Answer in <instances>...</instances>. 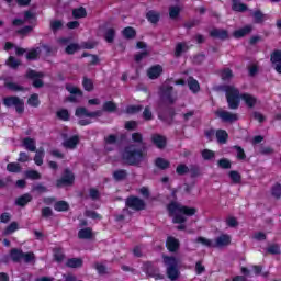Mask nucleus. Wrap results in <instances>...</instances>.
Returning <instances> with one entry per match:
<instances>
[{"instance_id":"f257e3e1","label":"nucleus","mask_w":281,"mask_h":281,"mask_svg":"<svg viewBox=\"0 0 281 281\" xmlns=\"http://www.w3.org/2000/svg\"><path fill=\"white\" fill-rule=\"evenodd\" d=\"M224 91L226 93V99L229 109H237L240 104V100L248 106L249 109H254L256 106V103L258 100L256 97L249 94V93H243L238 91L234 86H226L224 88Z\"/></svg>"},{"instance_id":"f03ea898","label":"nucleus","mask_w":281,"mask_h":281,"mask_svg":"<svg viewBox=\"0 0 281 281\" xmlns=\"http://www.w3.org/2000/svg\"><path fill=\"white\" fill-rule=\"evenodd\" d=\"M169 214L173 218V223H186L187 216H194L196 214L195 207H188L179 204L178 202H171L168 205Z\"/></svg>"},{"instance_id":"7ed1b4c3","label":"nucleus","mask_w":281,"mask_h":281,"mask_svg":"<svg viewBox=\"0 0 281 281\" xmlns=\"http://www.w3.org/2000/svg\"><path fill=\"white\" fill-rule=\"evenodd\" d=\"M162 260L166 266V273L169 280H179V277L181 276V272L179 271V260L170 256H164Z\"/></svg>"},{"instance_id":"20e7f679","label":"nucleus","mask_w":281,"mask_h":281,"mask_svg":"<svg viewBox=\"0 0 281 281\" xmlns=\"http://www.w3.org/2000/svg\"><path fill=\"white\" fill-rule=\"evenodd\" d=\"M195 243H200L204 247H227L232 243V237L229 235H221L216 240L207 239L205 237H199Z\"/></svg>"},{"instance_id":"39448f33","label":"nucleus","mask_w":281,"mask_h":281,"mask_svg":"<svg viewBox=\"0 0 281 281\" xmlns=\"http://www.w3.org/2000/svg\"><path fill=\"white\" fill-rule=\"evenodd\" d=\"M75 115L79 119L80 126H87V124H91L93 119L100 117L102 111L89 112L85 108H78Z\"/></svg>"},{"instance_id":"423d86ee","label":"nucleus","mask_w":281,"mask_h":281,"mask_svg":"<svg viewBox=\"0 0 281 281\" xmlns=\"http://www.w3.org/2000/svg\"><path fill=\"white\" fill-rule=\"evenodd\" d=\"M142 157H144V154L142 150H135V147H127L123 153L124 161L131 165L142 161Z\"/></svg>"},{"instance_id":"0eeeda50","label":"nucleus","mask_w":281,"mask_h":281,"mask_svg":"<svg viewBox=\"0 0 281 281\" xmlns=\"http://www.w3.org/2000/svg\"><path fill=\"white\" fill-rule=\"evenodd\" d=\"M11 258L14 260V262H19V260H23L24 262H34V254H23V251L19 249L11 250Z\"/></svg>"},{"instance_id":"6e6552de","label":"nucleus","mask_w":281,"mask_h":281,"mask_svg":"<svg viewBox=\"0 0 281 281\" xmlns=\"http://www.w3.org/2000/svg\"><path fill=\"white\" fill-rule=\"evenodd\" d=\"M52 48L47 45H43L41 47L37 48H33L31 49L27 55H26V59L27 60H36V58H38V56H41V54H50Z\"/></svg>"},{"instance_id":"1a4fd4ad","label":"nucleus","mask_w":281,"mask_h":281,"mask_svg":"<svg viewBox=\"0 0 281 281\" xmlns=\"http://www.w3.org/2000/svg\"><path fill=\"white\" fill-rule=\"evenodd\" d=\"M5 106H15L18 113H23L24 103L23 100L16 97H9L4 99Z\"/></svg>"},{"instance_id":"9d476101","label":"nucleus","mask_w":281,"mask_h":281,"mask_svg":"<svg viewBox=\"0 0 281 281\" xmlns=\"http://www.w3.org/2000/svg\"><path fill=\"white\" fill-rule=\"evenodd\" d=\"M143 271H145V273H147V276L150 278H156V280L164 279V274H159V270H157L151 262L144 263Z\"/></svg>"},{"instance_id":"9b49d317","label":"nucleus","mask_w":281,"mask_h":281,"mask_svg":"<svg viewBox=\"0 0 281 281\" xmlns=\"http://www.w3.org/2000/svg\"><path fill=\"white\" fill-rule=\"evenodd\" d=\"M136 49H142L143 52L136 54L135 60L136 63H139L140 60H144L148 54H150V49H148V46H146V43L144 42H137Z\"/></svg>"},{"instance_id":"f8f14e48","label":"nucleus","mask_w":281,"mask_h":281,"mask_svg":"<svg viewBox=\"0 0 281 281\" xmlns=\"http://www.w3.org/2000/svg\"><path fill=\"white\" fill-rule=\"evenodd\" d=\"M216 115L223 120V122H236V120H238V114H234L225 110H217Z\"/></svg>"},{"instance_id":"ddd939ff","label":"nucleus","mask_w":281,"mask_h":281,"mask_svg":"<svg viewBox=\"0 0 281 281\" xmlns=\"http://www.w3.org/2000/svg\"><path fill=\"white\" fill-rule=\"evenodd\" d=\"M66 89L71 94L69 97L70 102H78V98H82V91H80L78 87L74 85H67Z\"/></svg>"},{"instance_id":"4468645a","label":"nucleus","mask_w":281,"mask_h":281,"mask_svg":"<svg viewBox=\"0 0 281 281\" xmlns=\"http://www.w3.org/2000/svg\"><path fill=\"white\" fill-rule=\"evenodd\" d=\"M126 205L132 210H144L146 207V204L139 198H128Z\"/></svg>"},{"instance_id":"2eb2a0df","label":"nucleus","mask_w":281,"mask_h":281,"mask_svg":"<svg viewBox=\"0 0 281 281\" xmlns=\"http://www.w3.org/2000/svg\"><path fill=\"white\" fill-rule=\"evenodd\" d=\"M27 78H31V80H33V86L36 87L37 89L43 87V80H41V78H43V74L41 72H36L34 70H30L26 74Z\"/></svg>"},{"instance_id":"dca6fc26","label":"nucleus","mask_w":281,"mask_h":281,"mask_svg":"<svg viewBox=\"0 0 281 281\" xmlns=\"http://www.w3.org/2000/svg\"><path fill=\"white\" fill-rule=\"evenodd\" d=\"M71 183H74V173L66 170L63 178L57 181V187L63 188V186H71Z\"/></svg>"},{"instance_id":"f3484780","label":"nucleus","mask_w":281,"mask_h":281,"mask_svg":"<svg viewBox=\"0 0 281 281\" xmlns=\"http://www.w3.org/2000/svg\"><path fill=\"white\" fill-rule=\"evenodd\" d=\"M23 23H36V14L32 13V11H27L24 13V21L14 20L13 25H23Z\"/></svg>"},{"instance_id":"a211bd4d","label":"nucleus","mask_w":281,"mask_h":281,"mask_svg":"<svg viewBox=\"0 0 281 281\" xmlns=\"http://www.w3.org/2000/svg\"><path fill=\"white\" fill-rule=\"evenodd\" d=\"M272 65H276L274 69L278 74H281V52L276 50L271 54L270 58Z\"/></svg>"},{"instance_id":"6ab92c4d","label":"nucleus","mask_w":281,"mask_h":281,"mask_svg":"<svg viewBox=\"0 0 281 281\" xmlns=\"http://www.w3.org/2000/svg\"><path fill=\"white\" fill-rule=\"evenodd\" d=\"M162 71H164V68L160 65H156L148 69L147 76L151 80H155V78H158L161 76Z\"/></svg>"},{"instance_id":"aec40b11","label":"nucleus","mask_w":281,"mask_h":281,"mask_svg":"<svg viewBox=\"0 0 281 281\" xmlns=\"http://www.w3.org/2000/svg\"><path fill=\"white\" fill-rule=\"evenodd\" d=\"M167 249L171 252L177 251V249H179V240L175 237H169L167 238Z\"/></svg>"},{"instance_id":"412c9836","label":"nucleus","mask_w":281,"mask_h":281,"mask_svg":"<svg viewBox=\"0 0 281 281\" xmlns=\"http://www.w3.org/2000/svg\"><path fill=\"white\" fill-rule=\"evenodd\" d=\"M10 49H15L16 56H23L24 53H25L24 48L16 47V46H14V44H12L10 42H7L5 45H4V50L10 52Z\"/></svg>"},{"instance_id":"4be33fe9","label":"nucleus","mask_w":281,"mask_h":281,"mask_svg":"<svg viewBox=\"0 0 281 281\" xmlns=\"http://www.w3.org/2000/svg\"><path fill=\"white\" fill-rule=\"evenodd\" d=\"M252 27L250 25L244 26L234 32L235 38H243V36H247L251 32Z\"/></svg>"},{"instance_id":"5701e85b","label":"nucleus","mask_w":281,"mask_h":281,"mask_svg":"<svg viewBox=\"0 0 281 281\" xmlns=\"http://www.w3.org/2000/svg\"><path fill=\"white\" fill-rule=\"evenodd\" d=\"M188 86L190 91H192L193 93H199L201 86L199 85V81H196V79L190 77L188 79Z\"/></svg>"},{"instance_id":"b1692460","label":"nucleus","mask_w":281,"mask_h":281,"mask_svg":"<svg viewBox=\"0 0 281 281\" xmlns=\"http://www.w3.org/2000/svg\"><path fill=\"white\" fill-rule=\"evenodd\" d=\"M23 146L26 150H30L31 153H34L36 150V142L32 138H24L23 139Z\"/></svg>"},{"instance_id":"393cba45","label":"nucleus","mask_w":281,"mask_h":281,"mask_svg":"<svg viewBox=\"0 0 281 281\" xmlns=\"http://www.w3.org/2000/svg\"><path fill=\"white\" fill-rule=\"evenodd\" d=\"M170 93H172V87L168 82H166L161 88H160V95L162 98H166L170 102Z\"/></svg>"},{"instance_id":"a878e982","label":"nucleus","mask_w":281,"mask_h":281,"mask_svg":"<svg viewBox=\"0 0 281 281\" xmlns=\"http://www.w3.org/2000/svg\"><path fill=\"white\" fill-rule=\"evenodd\" d=\"M78 238L89 240V238H93V232L91 231V228L80 229L78 233Z\"/></svg>"},{"instance_id":"bb28decb","label":"nucleus","mask_w":281,"mask_h":281,"mask_svg":"<svg viewBox=\"0 0 281 281\" xmlns=\"http://www.w3.org/2000/svg\"><path fill=\"white\" fill-rule=\"evenodd\" d=\"M78 136H72L66 140H64V146L65 148H70V149H74L76 148V146H78Z\"/></svg>"},{"instance_id":"cd10ccee","label":"nucleus","mask_w":281,"mask_h":281,"mask_svg":"<svg viewBox=\"0 0 281 281\" xmlns=\"http://www.w3.org/2000/svg\"><path fill=\"white\" fill-rule=\"evenodd\" d=\"M67 267H70L71 269H78L82 267V259L80 258H71L68 259L66 262Z\"/></svg>"},{"instance_id":"c85d7f7f","label":"nucleus","mask_w":281,"mask_h":281,"mask_svg":"<svg viewBox=\"0 0 281 281\" xmlns=\"http://www.w3.org/2000/svg\"><path fill=\"white\" fill-rule=\"evenodd\" d=\"M45 157V150L43 149H37L35 157H34V162L36 166H43V159Z\"/></svg>"},{"instance_id":"c756f323","label":"nucleus","mask_w":281,"mask_h":281,"mask_svg":"<svg viewBox=\"0 0 281 281\" xmlns=\"http://www.w3.org/2000/svg\"><path fill=\"white\" fill-rule=\"evenodd\" d=\"M153 142L154 144H156V146L158 148H164V146H166V138L161 135H154L153 136Z\"/></svg>"},{"instance_id":"7c9ffc66","label":"nucleus","mask_w":281,"mask_h":281,"mask_svg":"<svg viewBox=\"0 0 281 281\" xmlns=\"http://www.w3.org/2000/svg\"><path fill=\"white\" fill-rule=\"evenodd\" d=\"M227 137H228V135L225 130H218L216 132V138L220 144H225V142H227Z\"/></svg>"},{"instance_id":"2f4dec72","label":"nucleus","mask_w":281,"mask_h":281,"mask_svg":"<svg viewBox=\"0 0 281 281\" xmlns=\"http://www.w3.org/2000/svg\"><path fill=\"white\" fill-rule=\"evenodd\" d=\"M233 1V10L235 12H245L247 10V5L240 2V0H232Z\"/></svg>"},{"instance_id":"473e14b6","label":"nucleus","mask_w":281,"mask_h":281,"mask_svg":"<svg viewBox=\"0 0 281 281\" xmlns=\"http://www.w3.org/2000/svg\"><path fill=\"white\" fill-rule=\"evenodd\" d=\"M56 212H67L69 210V204L65 201H59L55 204Z\"/></svg>"},{"instance_id":"72a5a7b5","label":"nucleus","mask_w":281,"mask_h":281,"mask_svg":"<svg viewBox=\"0 0 281 281\" xmlns=\"http://www.w3.org/2000/svg\"><path fill=\"white\" fill-rule=\"evenodd\" d=\"M32 201V195L31 194H24L21 198L16 200V205H27Z\"/></svg>"},{"instance_id":"f704fd0d","label":"nucleus","mask_w":281,"mask_h":281,"mask_svg":"<svg viewBox=\"0 0 281 281\" xmlns=\"http://www.w3.org/2000/svg\"><path fill=\"white\" fill-rule=\"evenodd\" d=\"M260 271H262V268L258 267V266H254L251 268V270H248L247 268H241V273H245L246 276L248 274H255L258 276V273H260Z\"/></svg>"},{"instance_id":"c9c22d12","label":"nucleus","mask_w":281,"mask_h":281,"mask_svg":"<svg viewBox=\"0 0 281 281\" xmlns=\"http://www.w3.org/2000/svg\"><path fill=\"white\" fill-rule=\"evenodd\" d=\"M124 38H135V29L131 27V26H127L123 30L122 32Z\"/></svg>"},{"instance_id":"e433bc0d","label":"nucleus","mask_w":281,"mask_h":281,"mask_svg":"<svg viewBox=\"0 0 281 281\" xmlns=\"http://www.w3.org/2000/svg\"><path fill=\"white\" fill-rule=\"evenodd\" d=\"M72 15L75 19H85V16H87V10H85V8L75 9Z\"/></svg>"},{"instance_id":"4c0bfd02","label":"nucleus","mask_w":281,"mask_h":281,"mask_svg":"<svg viewBox=\"0 0 281 281\" xmlns=\"http://www.w3.org/2000/svg\"><path fill=\"white\" fill-rule=\"evenodd\" d=\"M54 258H55L56 262H63V260H65V254H63V249L55 248L54 249Z\"/></svg>"},{"instance_id":"58836bf2","label":"nucleus","mask_w":281,"mask_h":281,"mask_svg":"<svg viewBox=\"0 0 281 281\" xmlns=\"http://www.w3.org/2000/svg\"><path fill=\"white\" fill-rule=\"evenodd\" d=\"M228 177L233 183H240V173L238 171H229Z\"/></svg>"},{"instance_id":"ea45409f","label":"nucleus","mask_w":281,"mask_h":281,"mask_svg":"<svg viewBox=\"0 0 281 281\" xmlns=\"http://www.w3.org/2000/svg\"><path fill=\"white\" fill-rule=\"evenodd\" d=\"M271 194L272 196H274L276 199H280L281 198V184L280 183H276L272 189H271Z\"/></svg>"},{"instance_id":"a19ab883","label":"nucleus","mask_w":281,"mask_h":281,"mask_svg":"<svg viewBox=\"0 0 281 281\" xmlns=\"http://www.w3.org/2000/svg\"><path fill=\"white\" fill-rule=\"evenodd\" d=\"M7 170L9 172H21V165H19V162H10L7 166Z\"/></svg>"},{"instance_id":"79ce46f5","label":"nucleus","mask_w":281,"mask_h":281,"mask_svg":"<svg viewBox=\"0 0 281 281\" xmlns=\"http://www.w3.org/2000/svg\"><path fill=\"white\" fill-rule=\"evenodd\" d=\"M27 104L30 106H38L41 104V101L38 100V94H32L27 100Z\"/></svg>"},{"instance_id":"37998d69","label":"nucleus","mask_w":281,"mask_h":281,"mask_svg":"<svg viewBox=\"0 0 281 281\" xmlns=\"http://www.w3.org/2000/svg\"><path fill=\"white\" fill-rule=\"evenodd\" d=\"M147 19L150 23H157V21H159V13H157V11H149L147 13Z\"/></svg>"},{"instance_id":"c03bdc74","label":"nucleus","mask_w":281,"mask_h":281,"mask_svg":"<svg viewBox=\"0 0 281 281\" xmlns=\"http://www.w3.org/2000/svg\"><path fill=\"white\" fill-rule=\"evenodd\" d=\"M211 35L215 36L216 38H227V31L213 30Z\"/></svg>"},{"instance_id":"a18cd8bd","label":"nucleus","mask_w":281,"mask_h":281,"mask_svg":"<svg viewBox=\"0 0 281 281\" xmlns=\"http://www.w3.org/2000/svg\"><path fill=\"white\" fill-rule=\"evenodd\" d=\"M156 166H157V168H161L162 170H166V168H168V166H170V162H168V160H166L164 158H158V159H156Z\"/></svg>"},{"instance_id":"49530a36","label":"nucleus","mask_w":281,"mask_h":281,"mask_svg":"<svg viewBox=\"0 0 281 281\" xmlns=\"http://www.w3.org/2000/svg\"><path fill=\"white\" fill-rule=\"evenodd\" d=\"M183 52H188V44H178L176 46V56H181Z\"/></svg>"},{"instance_id":"de8ad7c7","label":"nucleus","mask_w":281,"mask_h":281,"mask_svg":"<svg viewBox=\"0 0 281 281\" xmlns=\"http://www.w3.org/2000/svg\"><path fill=\"white\" fill-rule=\"evenodd\" d=\"M117 109V105H115L114 102L108 101L103 104V111H109L110 113H113Z\"/></svg>"},{"instance_id":"09e8293b","label":"nucleus","mask_w":281,"mask_h":281,"mask_svg":"<svg viewBox=\"0 0 281 281\" xmlns=\"http://www.w3.org/2000/svg\"><path fill=\"white\" fill-rule=\"evenodd\" d=\"M80 49V45L74 43L66 47V54H76Z\"/></svg>"},{"instance_id":"8fccbe9b","label":"nucleus","mask_w":281,"mask_h":281,"mask_svg":"<svg viewBox=\"0 0 281 281\" xmlns=\"http://www.w3.org/2000/svg\"><path fill=\"white\" fill-rule=\"evenodd\" d=\"M25 177L27 179L36 180V179H41V173H38V171H36V170H29L25 172Z\"/></svg>"},{"instance_id":"3c124183","label":"nucleus","mask_w":281,"mask_h":281,"mask_svg":"<svg viewBox=\"0 0 281 281\" xmlns=\"http://www.w3.org/2000/svg\"><path fill=\"white\" fill-rule=\"evenodd\" d=\"M179 12H181L180 7H171L169 9L170 19H177L179 16Z\"/></svg>"},{"instance_id":"603ef678","label":"nucleus","mask_w":281,"mask_h":281,"mask_svg":"<svg viewBox=\"0 0 281 281\" xmlns=\"http://www.w3.org/2000/svg\"><path fill=\"white\" fill-rule=\"evenodd\" d=\"M63 27V22L60 20H53L50 22V29L53 32H58Z\"/></svg>"},{"instance_id":"864d4df0","label":"nucleus","mask_w":281,"mask_h":281,"mask_svg":"<svg viewBox=\"0 0 281 281\" xmlns=\"http://www.w3.org/2000/svg\"><path fill=\"white\" fill-rule=\"evenodd\" d=\"M115 135H110L105 138V148L106 150H111V148H109L110 146L115 145Z\"/></svg>"},{"instance_id":"5fc2aeb1","label":"nucleus","mask_w":281,"mask_h":281,"mask_svg":"<svg viewBox=\"0 0 281 281\" xmlns=\"http://www.w3.org/2000/svg\"><path fill=\"white\" fill-rule=\"evenodd\" d=\"M267 254H273V255L280 254V246H278L277 244H272L268 246Z\"/></svg>"},{"instance_id":"6e6d98bb","label":"nucleus","mask_w":281,"mask_h":281,"mask_svg":"<svg viewBox=\"0 0 281 281\" xmlns=\"http://www.w3.org/2000/svg\"><path fill=\"white\" fill-rule=\"evenodd\" d=\"M7 65H9V67H12L14 69L21 65V61H19L16 58L10 56L7 61Z\"/></svg>"},{"instance_id":"4d7b16f0","label":"nucleus","mask_w":281,"mask_h":281,"mask_svg":"<svg viewBox=\"0 0 281 281\" xmlns=\"http://www.w3.org/2000/svg\"><path fill=\"white\" fill-rule=\"evenodd\" d=\"M16 229H19V224H16L15 222L11 223L7 229L4 231V234H14V232H16Z\"/></svg>"},{"instance_id":"13d9d810","label":"nucleus","mask_w":281,"mask_h":281,"mask_svg":"<svg viewBox=\"0 0 281 281\" xmlns=\"http://www.w3.org/2000/svg\"><path fill=\"white\" fill-rule=\"evenodd\" d=\"M113 38H115V31L113 29H109L105 33V41L108 43H113Z\"/></svg>"},{"instance_id":"bf43d9fd","label":"nucleus","mask_w":281,"mask_h":281,"mask_svg":"<svg viewBox=\"0 0 281 281\" xmlns=\"http://www.w3.org/2000/svg\"><path fill=\"white\" fill-rule=\"evenodd\" d=\"M113 177H114L115 181H122V179H124L126 177V171H124V170L114 171Z\"/></svg>"},{"instance_id":"052dcab7","label":"nucleus","mask_w":281,"mask_h":281,"mask_svg":"<svg viewBox=\"0 0 281 281\" xmlns=\"http://www.w3.org/2000/svg\"><path fill=\"white\" fill-rule=\"evenodd\" d=\"M57 116L59 117V120H64V121H67L69 120V111L63 109V110H59L57 112Z\"/></svg>"},{"instance_id":"680f3d73","label":"nucleus","mask_w":281,"mask_h":281,"mask_svg":"<svg viewBox=\"0 0 281 281\" xmlns=\"http://www.w3.org/2000/svg\"><path fill=\"white\" fill-rule=\"evenodd\" d=\"M214 156H215L214 151H212L210 149H204L202 151L203 159H206V160L214 159Z\"/></svg>"},{"instance_id":"e2e57ef3","label":"nucleus","mask_w":281,"mask_h":281,"mask_svg":"<svg viewBox=\"0 0 281 281\" xmlns=\"http://www.w3.org/2000/svg\"><path fill=\"white\" fill-rule=\"evenodd\" d=\"M83 89H86V91H93V81L85 78L83 79Z\"/></svg>"},{"instance_id":"0e129e2a","label":"nucleus","mask_w":281,"mask_h":281,"mask_svg":"<svg viewBox=\"0 0 281 281\" xmlns=\"http://www.w3.org/2000/svg\"><path fill=\"white\" fill-rule=\"evenodd\" d=\"M218 166H220V168L229 169V168H232V162H229L228 159L223 158V159L218 160Z\"/></svg>"},{"instance_id":"69168bd1","label":"nucleus","mask_w":281,"mask_h":281,"mask_svg":"<svg viewBox=\"0 0 281 281\" xmlns=\"http://www.w3.org/2000/svg\"><path fill=\"white\" fill-rule=\"evenodd\" d=\"M232 76H233L232 70L229 69L222 70V74H221L222 80H229Z\"/></svg>"},{"instance_id":"338daca9","label":"nucleus","mask_w":281,"mask_h":281,"mask_svg":"<svg viewBox=\"0 0 281 281\" xmlns=\"http://www.w3.org/2000/svg\"><path fill=\"white\" fill-rule=\"evenodd\" d=\"M18 161H21L22 164L30 161V155H27L23 151L20 153V157H19Z\"/></svg>"},{"instance_id":"774afa93","label":"nucleus","mask_w":281,"mask_h":281,"mask_svg":"<svg viewBox=\"0 0 281 281\" xmlns=\"http://www.w3.org/2000/svg\"><path fill=\"white\" fill-rule=\"evenodd\" d=\"M254 16L257 23H261V21L265 19V14H262L260 11L255 12Z\"/></svg>"}]
</instances>
